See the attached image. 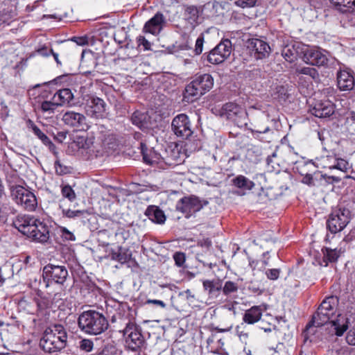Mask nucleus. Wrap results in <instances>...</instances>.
<instances>
[{
  "mask_svg": "<svg viewBox=\"0 0 355 355\" xmlns=\"http://www.w3.org/2000/svg\"><path fill=\"white\" fill-rule=\"evenodd\" d=\"M85 141V139L83 137H79L77 139L76 141H74L73 142H72L71 144V147L80 148V144H81V147H83V143Z\"/></svg>",
  "mask_w": 355,
  "mask_h": 355,
  "instance_id": "e2e57ef3",
  "label": "nucleus"
},
{
  "mask_svg": "<svg viewBox=\"0 0 355 355\" xmlns=\"http://www.w3.org/2000/svg\"><path fill=\"white\" fill-rule=\"evenodd\" d=\"M171 128L177 137L182 139H188L193 134L191 121L185 114H180L173 118Z\"/></svg>",
  "mask_w": 355,
  "mask_h": 355,
  "instance_id": "f8f14e48",
  "label": "nucleus"
},
{
  "mask_svg": "<svg viewBox=\"0 0 355 355\" xmlns=\"http://www.w3.org/2000/svg\"><path fill=\"white\" fill-rule=\"evenodd\" d=\"M67 334L65 328L59 324L46 328L40 340V347L46 353L61 352L67 346Z\"/></svg>",
  "mask_w": 355,
  "mask_h": 355,
  "instance_id": "f03ea898",
  "label": "nucleus"
},
{
  "mask_svg": "<svg viewBox=\"0 0 355 355\" xmlns=\"http://www.w3.org/2000/svg\"><path fill=\"white\" fill-rule=\"evenodd\" d=\"M60 208L62 209L63 215L69 218H78L81 216L84 211L83 210H71L70 209H66L63 207L62 201H60Z\"/></svg>",
  "mask_w": 355,
  "mask_h": 355,
  "instance_id": "f704fd0d",
  "label": "nucleus"
},
{
  "mask_svg": "<svg viewBox=\"0 0 355 355\" xmlns=\"http://www.w3.org/2000/svg\"><path fill=\"white\" fill-rule=\"evenodd\" d=\"M203 290L209 299L218 298L222 291V280L220 279L202 280Z\"/></svg>",
  "mask_w": 355,
  "mask_h": 355,
  "instance_id": "412c9836",
  "label": "nucleus"
},
{
  "mask_svg": "<svg viewBox=\"0 0 355 355\" xmlns=\"http://www.w3.org/2000/svg\"><path fill=\"white\" fill-rule=\"evenodd\" d=\"M303 60L311 65L324 66L328 62V58L322 51L319 49H311L304 52Z\"/></svg>",
  "mask_w": 355,
  "mask_h": 355,
  "instance_id": "f3484780",
  "label": "nucleus"
},
{
  "mask_svg": "<svg viewBox=\"0 0 355 355\" xmlns=\"http://www.w3.org/2000/svg\"><path fill=\"white\" fill-rule=\"evenodd\" d=\"M58 106V101H44L41 103L40 108L44 112L53 113Z\"/></svg>",
  "mask_w": 355,
  "mask_h": 355,
  "instance_id": "4c0bfd02",
  "label": "nucleus"
},
{
  "mask_svg": "<svg viewBox=\"0 0 355 355\" xmlns=\"http://www.w3.org/2000/svg\"><path fill=\"white\" fill-rule=\"evenodd\" d=\"M60 232L62 238L64 240L71 241L76 240V236L73 233L68 230L66 227H60Z\"/></svg>",
  "mask_w": 355,
  "mask_h": 355,
  "instance_id": "a18cd8bd",
  "label": "nucleus"
},
{
  "mask_svg": "<svg viewBox=\"0 0 355 355\" xmlns=\"http://www.w3.org/2000/svg\"><path fill=\"white\" fill-rule=\"evenodd\" d=\"M222 116L231 120L238 125H246L247 112L242 107L233 103L223 105Z\"/></svg>",
  "mask_w": 355,
  "mask_h": 355,
  "instance_id": "ddd939ff",
  "label": "nucleus"
},
{
  "mask_svg": "<svg viewBox=\"0 0 355 355\" xmlns=\"http://www.w3.org/2000/svg\"><path fill=\"white\" fill-rule=\"evenodd\" d=\"M51 53L53 55L55 62L58 64H61V62L60 61L58 58V54L57 53L53 52V51H51Z\"/></svg>",
  "mask_w": 355,
  "mask_h": 355,
  "instance_id": "774afa93",
  "label": "nucleus"
},
{
  "mask_svg": "<svg viewBox=\"0 0 355 355\" xmlns=\"http://www.w3.org/2000/svg\"><path fill=\"white\" fill-rule=\"evenodd\" d=\"M118 262L125 263L128 262L131 259V253L128 250L122 247H118Z\"/></svg>",
  "mask_w": 355,
  "mask_h": 355,
  "instance_id": "a19ab883",
  "label": "nucleus"
},
{
  "mask_svg": "<svg viewBox=\"0 0 355 355\" xmlns=\"http://www.w3.org/2000/svg\"><path fill=\"white\" fill-rule=\"evenodd\" d=\"M214 85V79L210 74L204 73L196 76L187 85L184 94V100L187 102H193L201 96L209 91Z\"/></svg>",
  "mask_w": 355,
  "mask_h": 355,
  "instance_id": "20e7f679",
  "label": "nucleus"
},
{
  "mask_svg": "<svg viewBox=\"0 0 355 355\" xmlns=\"http://www.w3.org/2000/svg\"><path fill=\"white\" fill-rule=\"evenodd\" d=\"M187 12L191 15V18L195 21L197 18H198V10L196 7L194 6H191V7H189L187 9Z\"/></svg>",
  "mask_w": 355,
  "mask_h": 355,
  "instance_id": "13d9d810",
  "label": "nucleus"
},
{
  "mask_svg": "<svg viewBox=\"0 0 355 355\" xmlns=\"http://www.w3.org/2000/svg\"><path fill=\"white\" fill-rule=\"evenodd\" d=\"M272 95L276 98L285 99L287 96V88L283 85H276L272 87Z\"/></svg>",
  "mask_w": 355,
  "mask_h": 355,
  "instance_id": "58836bf2",
  "label": "nucleus"
},
{
  "mask_svg": "<svg viewBox=\"0 0 355 355\" xmlns=\"http://www.w3.org/2000/svg\"><path fill=\"white\" fill-rule=\"evenodd\" d=\"M175 264L180 267L185 261V254L183 252H175L173 255Z\"/></svg>",
  "mask_w": 355,
  "mask_h": 355,
  "instance_id": "603ef678",
  "label": "nucleus"
},
{
  "mask_svg": "<svg viewBox=\"0 0 355 355\" xmlns=\"http://www.w3.org/2000/svg\"><path fill=\"white\" fill-rule=\"evenodd\" d=\"M346 341L349 345H355V327H353L348 331L346 336Z\"/></svg>",
  "mask_w": 355,
  "mask_h": 355,
  "instance_id": "5fc2aeb1",
  "label": "nucleus"
},
{
  "mask_svg": "<svg viewBox=\"0 0 355 355\" xmlns=\"http://www.w3.org/2000/svg\"><path fill=\"white\" fill-rule=\"evenodd\" d=\"M107 257L111 260L118 261V248L116 249H111L110 251H109Z\"/></svg>",
  "mask_w": 355,
  "mask_h": 355,
  "instance_id": "4d7b16f0",
  "label": "nucleus"
},
{
  "mask_svg": "<svg viewBox=\"0 0 355 355\" xmlns=\"http://www.w3.org/2000/svg\"><path fill=\"white\" fill-rule=\"evenodd\" d=\"M252 132H256V133H266L270 130V128L266 125L264 128H261L259 126H254V129H250Z\"/></svg>",
  "mask_w": 355,
  "mask_h": 355,
  "instance_id": "680f3d73",
  "label": "nucleus"
},
{
  "mask_svg": "<svg viewBox=\"0 0 355 355\" xmlns=\"http://www.w3.org/2000/svg\"><path fill=\"white\" fill-rule=\"evenodd\" d=\"M138 42L139 45H142L146 50L149 49L150 47V43L143 36H140L138 38Z\"/></svg>",
  "mask_w": 355,
  "mask_h": 355,
  "instance_id": "052dcab7",
  "label": "nucleus"
},
{
  "mask_svg": "<svg viewBox=\"0 0 355 355\" xmlns=\"http://www.w3.org/2000/svg\"><path fill=\"white\" fill-rule=\"evenodd\" d=\"M322 252L325 266H327L329 262L336 261L341 254L340 250H338L337 248L331 249L329 248H324L322 249Z\"/></svg>",
  "mask_w": 355,
  "mask_h": 355,
  "instance_id": "cd10ccee",
  "label": "nucleus"
},
{
  "mask_svg": "<svg viewBox=\"0 0 355 355\" xmlns=\"http://www.w3.org/2000/svg\"><path fill=\"white\" fill-rule=\"evenodd\" d=\"M239 289L238 284L232 281L225 282V284L222 285V291L223 294L229 295L232 293H236Z\"/></svg>",
  "mask_w": 355,
  "mask_h": 355,
  "instance_id": "72a5a7b5",
  "label": "nucleus"
},
{
  "mask_svg": "<svg viewBox=\"0 0 355 355\" xmlns=\"http://www.w3.org/2000/svg\"><path fill=\"white\" fill-rule=\"evenodd\" d=\"M14 17V13L12 10H3L0 12V21L3 23L8 22Z\"/></svg>",
  "mask_w": 355,
  "mask_h": 355,
  "instance_id": "09e8293b",
  "label": "nucleus"
},
{
  "mask_svg": "<svg viewBox=\"0 0 355 355\" xmlns=\"http://www.w3.org/2000/svg\"><path fill=\"white\" fill-rule=\"evenodd\" d=\"M120 332L123 334L125 346L132 351L140 349L144 344L145 340L140 327L132 322H128Z\"/></svg>",
  "mask_w": 355,
  "mask_h": 355,
  "instance_id": "6e6552de",
  "label": "nucleus"
},
{
  "mask_svg": "<svg viewBox=\"0 0 355 355\" xmlns=\"http://www.w3.org/2000/svg\"><path fill=\"white\" fill-rule=\"evenodd\" d=\"M214 49L215 51L225 60L231 54L232 49V42L228 39L224 40L221 41L216 46H215Z\"/></svg>",
  "mask_w": 355,
  "mask_h": 355,
  "instance_id": "c85d7f7f",
  "label": "nucleus"
},
{
  "mask_svg": "<svg viewBox=\"0 0 355 355\" xmlns=\"http://www.w3.org/2000/svg\"><path fill=\"white\" fill-rule=\"evenodd\" d=\"M347 123H355V112H352L349 117L347 118Z\"/></svg>",
  "mask_w": 355,
  "mask_h": 355,
  "instance_id": "338daca9",
  "label": "nucleus"
},
{
  "mask_svg": "<svg viewBox=\"0 0 355 355\" xmlns=\"http://www.w3.org/2000/svg\"><path fill=\"white\" fill-rule=\"evenodd\" d=\"M71 40L79 46H84L87 44V38L86 37H74Z\"/></svg>",
  "mask_w": 355,
  "mask_h": 355,
  "instance_id": "bf43d9fd",
  "label": "nucleus"
},
{
  "mask_svg": "<svg viewBox=\"0 0 355 355\" xmlns=\"http://www.w3.org/2000/svg\"><path fill=\"white\" fill-rule=\"evenodd\" d=\"M62 194L63 197L73 201L76 198V193L69 185H64L62 188Z\"/></svg>",
  "mask_w": 355,
  "mask_h": 355,
  "instance_id": "79ce46f5",
  "label": "nucleus"
},
{
  "mask_svg": "<svg viewBox=\"0 0 355 355\" xmlns=\"http://www.w3.org/2000/svg\"><path fill=\"white\" fill-rule=\"evenodd\" d=\"M204 43V37L202 35H200L196 41L195 53L196 55H200L202 52Z\"/></svg>",
  "mask_w": 355,
  "mask_h": 355,
  "instance_id": "3c124183",
  "label": "nucleus"
},
{
  "mask_svg": "<svg viewBox=\"0 0 355 355\" xmlns=\"http://www.w3.org/2000/svg\"><path fill=\"white\" fill-rule=\"evenodd\" d=\"M300 44L297 43H291L285 46L282 50V55L284 58L288 62H293L298 57V49Z\"/></svg>",
  "mask_w": 355,
  "mask_h": 355,
  "instance_id": "393cba45",
  "label": "nucleus"
},
{
  "mask_svg": "<svg viewBox=\"0 0 355 355\" xmlns=\"http://www.w3.org/2000/svg\"><path fill=\"white\" fill-rule=\"evenodd\" d=\"M42 276L47 287L53 284L64 286L69 273L64 266L48 264L43 268Z\"/></svg>",
  "mask_w": 355,
  "mask_h": 355,
  "instance_id": "423d86ee",
  "label": "nucleus"
},
{
  "mask_svg": "<svg viewBox=\"0 0 355 355\" xmlns=\"http://www.w3.org/2000/svg\"><path fill=\"white\" fill-rule=\"evenodd\" d=\"M336 163V156L334 155H327L318 158V166L324 168L334 169Z\"/></svg>",
  "mask_w": 355,
  "mask_h": 355,
  "instance_id": "2f4dec72",
  "label": "nucleus"
},
{
  "mask_svg": "<svg viewBox=\"0 0 355 355\" xmlns=\"http://www.w3.org/2000/svg\"><path fill=\"white\" fill-rule=\"evenodd\" d=\"M146 303V304H153L155 305L159 306L162 308L166 307V304L163 301L159 300H148Z\"/></svg>",
  "mask_w": 355,
  "mask_h": 355,
  "instance_id": "69168bd1",
  "label": "nucleus"
},
{
  "mask_svg": "<svg viewBox=\"0 0 355 355\" xmlns=\"http://www.w3.org/2000/svg\"><path fill=\"white\" fill-rule=\"evenodd\" d=\"M54 165L58 175H62L70 173V168L61 164L60 160H56Z\"/></svg>",
  "mask_w": 355,
  "mask_h": 355,
  "instance_id": "37998d69",
  "label": "nucleus"
},
{
  "mask_svg": "<svg viewBox=\"0 0 355 355\" xmlns=\"http://www.w3.org/2000/svg\"><path fill=\"white\" fill-rule=\"evenodd\" d=\"M145 214L154 223L162 224L166 220L164 211L156 206H149L146 209Z\"/></svg>",
  "mask_w": 355,
  "mask_h": 355,
  "instance_id": "a878e982",
  "label": "nucleus"
},
{
  "mask_svg": "<svg viewBox=\"0 0 355 355\" xmlns=\"http://www.w3.org/2000/svg\"><path fill=\"white\" fill-rule=\"evenodd\" d=\"M280 273L279 269H268L266 271V275L269 279L276 280L279 278Z\"/></svg>",
  "mask_w": 355,
  "mask_h": 355,
  "instance_id": "864d4df0",
  "label": "nucleus"
},
{
  "mask_svg": "<svg viewBox=\"0 0 355 355\" xmlns=\"http://www.w3.org/2000/svg\"><path fill=\"white\" fill-rule=\"evenodd\" d=\"M355 84L353 73L349 70H340L337 73V85L341 91L352 90Z\"/></svg>",
  "mask_w": 355,
  "mask_h": 355,
  "instance_id": "aec40b11",
  "label": "nucleus"
},
{
  "mask_svg": "<svg viewBox=\"0 0 355 355\" xmlns=\"http://www.w3.org/2000/svg\"><path fill=\"white\" fill-rule=\"evenodd\" d=\"M247 47L257 60L263 59L268 57L270 53L269 44L258 38H252L248 40Z\"/></svg>",
  "mask_w": 355,
  "mask_h": 355,
  "instance_id": "2eb2a0df",
  "label": "nucleus"
},
{
  "mask_svg": "<svg viewBox=\"0 0 355 355\" xmlns=\"http://www.w3.org/2000/svg\"><path fill=\"white\" fill-rule=\"evenodd\" d=\"M301 174L304 175L302 180L303 183L306 184L308 185H314L313 179L311 174L306 173L304 175L302 173H301Z\"/></svg>",
  "mask_w": 355,
  "mask_h": 355,
  "instance_id": "6e6d98bb",
  "label": "nucleus"
},
{
  "mask_svg": "<svg viewBox=\"0 0 355 355\" xmlns=\"http://www.w3.org/2000/svg\"><path fill=\"white\" fill-rule=\"evenodd\" d=\"M80 349L86 352H90L94 348V343L90 339H83L80 341Z\"/></svg>",
  "mask_w": 355,
  "mask_h": 355,
  "instance_id": "c03bdc74",
  "label": "nucleus"
},
{
  "mask_svg": "<svg viewBox=\"0 0 355 355\" xmlns=\"http://www.w3.org/2000/svg\"><path fill=\"white\" fill-rule=\"evenodd\" d=\"M351 219V212L348 209L339 207L331 213L327 221V229L333 234L342 231Z\"/></svg>",
  "mask_w": 355,
  "mask_h": 355,
  "instance_id": "0eeeda50",
  "label": "nucleus"
},
{
  "mask_svg": "<svg viewBox=\"0 0 355 355\" xmlns=\"http://www.w3.org/2000/svg\"><path fill=\"white\" fill-rule=\"evenodd\" d=\"M13 225L35 241L44 243L50 238L48 225L31 215H18L13 221Z\"/></svg>",
  "mask_w": 355,
  "mask_h": 355,
  "instance_id": "f257e3e1",
  "label": "nucleus"
},
{
  "mask_svg": "<svg viewBox=\"0 0 355 355\" xmlns=\"http://www.w3.org/2000/svg\"><path fill=\"white\" fill-rule=\"evenodd\" d=\"M232 184L243 191H250L254 187V183L244 175H240L232 179Z\"/></svg>",
  "mask_w": 355,
  "mask_h": 355,
  "instance_id": "bb28decb",
  "label": "nucleus"
},
{
  "mask_svg": "<svg viewBox=\"0 0 355 355\" xmlns=\"http://www.w3.org/2000/svg\"><path fill=\"white\" fill-rule=\"evenodd\" d=\"M32 129L34 134L43 142L44 144L49 146L51 150H53L55 148V145L51 142L49 138L43 133L41 130L35 125H32Z\"/></svg>",
  "mask_w": 355,
  "mask_h": 355,
  "instance_id": "473e14b6",
  "label": "nucleus"
},
{
  "mask_svg": "<svg viewBox=\"0 0 355 355\" xmlns=\"http://www.w3.org/2000/svg\"><path fill=\"white\" fill-rule=\"evenodd\" d=\"M257 1V0H237L235 3L236 6L245 8L254 7Z\"/></svg>",
  "mask_w": 355,
  "mask_h": 355,
  "instance_id": "8fccbe9b",
  "label": "nucleus"
},
{
  "mask_svg": "<svg viewBox=\"0 0 355 355\" xmlns=\"http://www.w3.org/2000/svg\"><path fill=\"white\" fill-rule=\"evenodd\" d=\"M349 323V318L346 315L338 314L336 317H333L327 324L330 326L331 334L341 336L348 329Z\"/></svg>",
  "mask_w": 355,
  "mask_h": 355,
  "instance_id": "a211bd4d",
  "label": "nucleus"
},
{
  "mask_svg": "<svg viewBox=\"0 0 355 355\" xmlns=\"http://www.w3.org/2000/svg\"><path fill=\"white\" fill-rule=\"evenodd\" d=\"M207 202H202L198 197L194 196H185L178 201L175 208L178 211L190 217L193 213L199 211Z\"/></svg>",
  "mask_w": 355,
  "mask_h": 355,
  "instance_id": "9b49d317",
  "label": "nucleus"
},
{
  "mask_svg": "<svg viewBox=\"0 0 355 355\" xmlns=\"http://www.w3.org/2000/svg\"><path fill=\"white\" fill-rule=\"evenodd\" d=\"M51 51H53V49H48L47 47L44 46V47L39 49L37 51L42 56L47 57L50 54H51Z\"/></svg>",
  "mask_w": 355,
  "mask_h": 355,
  "instance_id": "0e129e2a",
  "label": "nucleus"
},
{
  "mask_svg": "<svg viewBox=\"0 0 355 355\" xmlns=\"http://www.w3.org/2000/svg\"><path fill=\"white\" fill-rule=\"evenodd\" d=\"M338 300L336 297H326L320 304L307 327H320L328 323L334 317Z\"/></svg>",
  "mask_w": 355,
  "mask_h": 355,
  "instance_id": "39448f33",
  "label": "nucleus"
},
{
  "mask_svg": "<svg viewBox=\"0 0 355 355\" xmlns=\"http://www.w3.org/2000/svg\"><path fill=\"white\" fill-rule=\"evenodd\" d=\"M295 73L297 76L300 74L308 76L311 80L316 83L320 80V75L318 71L313 67L299 66L296 68Z\"/></svg>",
  "mask_w": 355,
  "mask_h": 355,
  "instance_id": "c756f323",
  "label": "nucleus"
},
{
  "mask_svg": "<svg viewBox=\"0 0 355 355\" xmlns=\"http://www.w3.org/2000/svg\"><path fill=\"white\" fill-rule=\"evenodd\" d=\"M11 196L15 202L24 209L33 211L37 207L35 196L24 187L17 185L11 189Z\"/></svg>",
  "mask_w": 355,
  "mask_h": 355,
  "instance_id": "1a4fd4ad",
  "label": "nucleus"
},
{
  "mask_svg": "<svg viewBox=\"0 0 355 355\" xmlns=\"http://www.w3.org/2000/svg\"><path fill=\"white\" fill-rule=\"evenodd\" d=\"M342 12L353 11L355 9V0H330Z\"/></svg>",
  "mask_w": 355,
  "mask_h": 355,
  "instance_id": "7c9ffc66",
  "label": "nucleus"
},
{
  "mask_svg": "<svg viewBox=\"0 0 355 355\" xmlns=\"http://www.w3.org/2000/svg\"><path fill=\"white\" fill-rule=\"evenodd\" d=\"M312 113L319 118L330 116L334 113V104L328 100L318 101L315 103Z\"/></svg>",
  "mask_w": 355,
  "mask_h": 355,
  "instance_id": "4be33fe9",
  "label": "nucleus"
},
{
  "mask_svg": "<svg viewBox=\"0 0 355 355\" xmlns=\"http://www.w3.org/2000/svg\"><path fill=\"white\" fill-rule=\"evenodd\" d=\"M140 146L143 159L146 164L153 165L154 164H159L161 162H163L168 166L177 164L176 161L178 158V153H175L173 150H171L172 154L171 155H168L166 157H162L155 150H153L152 149L148 150L146 145L142 142L140 144Z\"/></svg>",
  "mask_w": 355,
  "mask_h": 355,
  "instance_id": "9d476101",
  "label": "nucleus"
},
{
  "mask_svg": "<svg viewBox=\"0 0 355 355\" xmlns=\"http://www.w3.org/2000/svg\"><path fill=\"white\" fill-rule=\"evenodd\" d=\"M92 355H121V352L114 345H105L101 351Z\"/></svg>",
  "mask_w": 355,
  "mask_h": 355,
  "instance_id": "e433bc0d",
  "label": "nucleus"
},
{
  "mask_svg": "<svg viewBox=\"0 0 355 355\" xmlns=\"http://www.w3.org/2000/svg\"><path fill=\"white\" fill-rule=\"evenodd\" d=\"M165 17L161 12H157L150 19L146 22L144 31L153 35H158L165 24Z\"/></svg>",
  "mask_w": 355,
  "mask_h": 355,
  "instance_id": "6ab92c4d",
  "label": "nucleus"
},
{
  "mask_svg": "<svg viewBox=\"0 0 355 355\" xmlns=\"http://www.w3.org/2000/svg\"><path fill=\"white\" fill-rule=\"evenodd\" d=\"M78 324L80 329L89 335L97 336L105 332L109 322L105 316L98 311L89 310L80 314L78 319Z\"/></svg>",
  "mask_w": 355,
  "mask_h": 355,
  "instance_id": "7ed1b4c3",
  "label": "nucleus"
},
{
  "mask_svg": "<svg viewBox=\"0 0 355 355\" xmlns=\"http://www.w3.org/2000/svg\"><path fill=\"white\" fill-rule=\"evenodd\" d=\"M244 324L236 326L235 331L236 335L239 337L240 340L243 342H245L248 338V334L243 330Z\"/></svg>",
  "mask_w": 355,
  "mask_h": 355,
  "instance_id": "de8ad7c7",
  "label": "nucleus"
},
{
  "mask_svg": "<svg viewBox=\"0 0 355 355\" xmlns=\"http://www.w3.org/2000/svg\"><path fill=\"white\" fill-rule=\"evenodd\" d=\"M263 309L260 306H254L245 311L243 320L248 324H253L260 320Z\"/></svg>",
  "mask_w": 355,
  "mask_h": 355,
  "instance_id": "b1692460",
  "label": "nucleus"
},
{
  "mask_svg": "<svg viewBox=\"0 0 355 355\" xmlns=\"http://www.w3.org/2000/svg\"><path fill=\"white\" fill-rule=\"evenodd\" d=\"M62 120L66 125L76 130H87L89 128L86 116L80 112L67 111L62 115Z\"/></svg>",
  "mask_w": 355,
  "mask_h": 355,
  "instance_id": "4468645a",
  "label": "nucleus"
},
{
  "mask_svg": "<svg viewBox=\"0 0 355 355\" xmlns=\"http://www.w3.org/2000/svg\"><path fill=\"white\" fill-rule=\"evenodd\" d=\"M146 118V116L144 113L139 111H136L132 114L131 121L133 124L136 125L139 128H141L144 125Z\"/></svg>",
  "mask_w": 355,
  "mask_h": 355,
  "instance_id": "c9c22d12",
  "label": "nucleus"
},
{
  "mask_svg": "<svg viewBox=\"0 0 355 355\" xmlns=\"http://www.w3.org/2000/svg\"><path fill=\"white\" fill-rule=\"evenodd\" d=\"M106 104L98 97H91L87 100L85 110L86 114L95 119H100L104 116Z\"/></svg>",
  "mask_w": 355,
  "mask_h": 355,
  "instance_id": "dca6fc26",
  "label": "nucleus"
},
{
  "mask_svg": "<svg viewBox=\"0 0 355 355\" xmlns=\"http://www.w3.org/2000/svg\"><path fill=\"white\" fill-rule=\"evenodd\" d=\"M53 100L58 101L59 106L64 105H72L74 104V103H73V94L71 90L68 88L58 90L54 94Z\"/></svg>",
  "mask_w": 355,
  "mask_h": 355,
  "instance_id": "5701e85b",
  "label": "nucleus"
},
{
  "mask_svg": "<svg viewBox=\"0 0 355 355\" xmlns=\"http://www.w3.org/2000/svg\"><path fill=\"white\" fill-rule=\"evenodd\" d=\"M334 169H338L341 171H346L348 168V163L343 159H339L336 157V163Z\"/></svg>",
  "mask_w": 355,
  "mask_h": 355,
  "instance_id": "49530a36",
  "label": "nucleus"
},
{
  "mask_svg": "<svg viewBox=\"0 0 355 355\" xmlns=\"http://www.w3.org/2000/svg\"><path fill=\"white\" fill-rule=\"evenodd\" d=\"M207 59L209 63L213 64L222 63L225 60V59L215 51L214 48L207 55Z\"/></svg>",
  "mask_w": 355,
  "mask_h": 355,
  "instance_id": "ea45409f",
  "label": "nucleus"
}]
</instances>
